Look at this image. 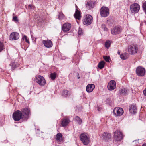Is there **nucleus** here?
<instances>
[{
    "instance_id": "f257e3e1",
    "label": "nucleus",
    "mask_w": 146,
    "mask_h": 146,
    "mask_svg": "<svg viewBox=\"0 0 146 146\" xmlns=\"http://www.w3.org/2000/svg\"><path fill=\"white\" fill-rule=\"evenodd\" d=\"M138 49L137 44H132L128 46V51L130 54L134 55L137 53Z\"/></svg>"
},
{
    "instance_id": "f03ea898",
    "label": "nucleus",
    "mask_w": 146,
    "mask_h": 146,
    "mask_svg": "<svg viewBox=\"0 0 146 146\" xmlns=\"http://www.w3.org/2000/svg\"><path fill=\"white\" fill-rule=\"evenodd\" d=\"M12 117L13 120L15 121H19L21 119L25 121L24 118L22 115V112L19 110H17L13 113L12 115Z\"/></svg>"
},
{
    "instance_id": "7ed1b4c3",
    "label": "nucleus",
    "mask_w": 146,
    "mask_h": 146,
    "mask_svg": "<svg viewBox=\"0 0 146 146\" xmlns=\"http://www.w3.org/2000/svg\"><path fill=\"white\" fill-rule=\"evenodd\" d=\"M100 13L101 17H107L110 13L109 8L104 6H102L100 9Z\"/></svg>"
},
{
    "instance_id": "20e7f679",
    "label": "nucleus",
    "mask_w": 146,
    "mask_h": 146,
    "mask_svg": "<svg viewBox=\"0 0 146 146\" xmlns=\"http://www.w3.org/2000/svg\"><path fill=\"white\" fill-rule=\"evenodd\" d=\"M93 19L92 16L89 14H87L83 17V23L86 25H90L93 21Z\"/></svg>"
},
{
    "instance_id": "39448f33",
    "label": "nucleus",
    "mask_w": 146,
    "mask_h": 146,
    "mask_svg": "<svg viewBox=\"0 0 146 146\" xmlns=\"http://www.w3.org/2000/svg\"><path fill=\"white\" fill-rule=\"evenodd\" d=\"M123 137V135L121 132L119 131L116 130L114 132V141L117 142L120 141Z\"/></svg>"
},
{
    "instance_id": "423d86ee",
    "label": "nucleus",
    "mask_w": 146,
    "mask_h": 146,
    "mask_svg": "<svg viewBox=\"0 0 146 146\" xmlns=\"http://www.w3.org/2000/svg\"><path fill=\"white\" fill-rule=\"evenodd\" d=\"M136 73L138 76L142 77L144 76L145 74V68L141 66H138L136 68Z\"/></svg>"
},
{
    "instance_id": "0eeeda50",
    "label": "nucleus",
    "mask_w": 146,
    "mask_h": 146,
    "mask_svg": "<svg viewBox=\"0 0 146 146\" xmlns=\"http://www.w3.org/2000/svg\"><path fill=\"white\" fill-rule=\"evenodd\" d=\"M130 10L133 13H137L139 11L140 7L139 5L137 3H134L130 5Z\"/></svg>"
},
{
    "instance_id": "6e6552de",
    "label": "nucleus",
    "mask_w": 146,
    "mask_h": 146,
    "mask_svg": "<svg viewBox=\"0 0 146 146\" xmlns=\"http://www.w3.org/2000/svg\"><path fill=\"white\" fill-rule=\"evenodd\" d=\"M21 111L23 117L24 118V120H27L30 113V110L28 108H25L23 109Z\"/></svg>"
},
{
    "instance_id": "1a4fd4ad",
    "label": "nucleus",
    "mask_w": 146,
    "mask_h": 146,
    "mask_svg": "<svg viewBox=\"0 0 146 146\" xmlns=\"http://www.w3.org/2000/svg\"><path fill=\"white\" fill-rule=\"evenodd\" d=\"M36 82L39 85L43 86L46 83V80L44 77L41 76L39 75L35 78Z\"/></svg>"
},
{
    "instance_id": "9d476101",
    "label": "nucleus",
    "mask_w": 146,
    "mask_h": 146,
    "mask_svg": "<svg viewBox=\"0 0 146 146\" xmlns=\"http://www.w3.org/2000/svg\"><path fill=\"white\" fill-rule=\"evenodd\" d=\"M122 30L121 27L115 26L111 29V33L113 35H117L121 33Z\"/></svg>"
},
{
    "instance_id": "9b49d317",
    "label": "nucleus",
    "mask_w": 146,
    "mask_h": 146,
    "mask_svg": "<svg viewBox=\"0 0 146 146\" xmlns=\"http://www.w3.org/2000/svg\"><path fill=\"white\" fill-rule=\"evenodd\" d=\"M114 114L115 116L122 115L123 113V111L122 108L116 107L113 111Z\"/></svg>"
},
{
    "instance_id": "f8f14e48",
    "label": "nucleus",
    "mask_w": 146,
    "mask_h": 146,
    "mask_svg": "<svg viewBox=\"0 0 146 146\" xmlns=\"http://www.w3.org/2000/svg\"><path fill=\"white\" fill-rule=\"evenodd\" d=\"M81 141L85 145H87L89 142V138L84 134H82L80 136Z\"/></svg>"
},
{
    "instance_id": "ddd939ff",
    "label": "nucleus",
    "mask_w": 146,
    "mask_h": 146,
    "mask_svg": "<svg viewBox=\"0 0 146 146\" xmlns=\"http://www.w3.org/2000/svg\"><path fill=\"white\" fill-rule=\"evenodd\" d=\"M94 2L90 0L85 1V7L87 9L89 10L93 8L94 5Z\"/></svg>"
},
{
    "instance_id": "4468645a",
    "label": "nucleus",
    "mask_w": 146,
    "mask_h": 146,
    "mask_svg": "<svg viewBox=\"0 0 146 146\" xmlns=\"http://www.w3.org/2000/svg\"><path fill=\"white\" fill-rule=\"evenodd\" d=\"M116 83L114 80H111L108 83L107 87L110 90H112L116 88Z\"/></svg>"
},
{
    "instance_id": "2eb2a0df",
    "label": "nucleus",
    "mask_w": 146,
    "mask_h": 146,
    "mask_svg": "<svg viewBox=\"0 0 146 146\" xmlns=\"http://www.w3.org/2000/svg\"><path fill=\"white\" fill-rule=\"evenodd\" d=\"M19 34L17 32H13L10 35L9 39L10 40H16L19 39Z\"/></svg>"
},
{
    "instance_id": "dca6fc26",
    "label": "nucleus",
    "mask_w": 146,
    "mask_h": 146,
    "mask_svg": "<svg viewBox=\"0 0 146 146\" xmlns=\"http://www.w3.org/2000/svg\"><path fill=\"white\" fill-rule=\"evenodd\" d=\"M71 25L69 23H65L64 24L62 27V30L64 32H66L69 30L71 28Z\"/></svg>"
},
{
    "instance_id": "f3484780",
    "label": "nucleus",
    "mask_w": 146,
    "mask_h": 146,
    "mask_svg": "<svg viewBox=\"0 0 146 146\" xmlns=\"http://www.w3.org/2000/svg\"><path fill=\"white\" fill-rule=\"evenodd\" d=\"M42 43L45 47L48 48L51 47L53 45L52 42L50 40H43Z\"/></svg>"
},
{
    "instance_id": "a211bd4d",
    "label": "nucleus",
    "mask_w": 146,
    "mask_h": 146,
    "mask_svg": "<svg viewBox=\"0 0 146 146\" xmlns=\"http://www.w3.org/2000/svg\"><path fill=\"white\" fill-rule=\"evenodd\" d=\"M95 87V85L93 84H88L86 87V91L88 92H91L93 91Z\"/></svg>"
},
{
    "instance_id": "6ab92c4d",
    "label": "nucleus",
    "mask_w": 146,
    "mask_h": 146,
    "mask_svg": "<svg viewBox=\"0 0 146 146\" xmlns=\"http://www.w3.org/2000/svg\"><path fill=\"white\" fill-rule=\"evenodd\" d=\"M129 111L132 114H135L137 111V108L134 105H132L129 106Z\"/></svg>"
},
{
    "instance_id": "aec40b11",
    "label": "nucleus",
    "mask_w": 146,
    "mask_h": 146,
    "mask_svg": "<svg viewBox=\"0 0 146 146\" xmlns=\"http://www.w3.org/2000/svg\"><path fill=\"white\" fill-rule=\"evenodd\" d=\"M74 16L76 19L80 20L81 19V16L80 11L78 10L77 8L76 9L75 13L74 15Z\"/></svg>"
},
{
    "instance_id": "412c9836",
    "label": "nucleus",
    "mask_w": 146,
    "mask_h": 146,
    "mask_svg": "<svg viewBox=\"0 0 146 146\" xmlns=\"http://www.w3.org/2000/svg\"><path fill=\"white\" fill-rule=\"evenodd\" d=\"M111 134L107 133V132H105L102 135V137L106 141H107L111 138Z\"/></svg>"
},
{
    "instance_id": "4be33fe9",
    "label": "nucleus",
    "mask_w": 146,
    "mask_h": 146,
    "mask_svg": "<svg viewBox=\"0 0 146 146\" xmlns=\"http://www.w3.org/2000/svg\"><path fill=\"white\" fill-rule=\"evenodd\" d=\"M129 55L127 53H125L122 54L120 55L121 58L122 60H126L129 57Z\"/></svg>"
},
{
    "instance_id": "5701e85b",
    "label": "nucleus",
    "mask_w": 146,
    "mask_h": 146,
    "mask_svg": "<svg viewBox=\"0 0 146 146\" xmlns=\"http://www.w3.org/2000/svg\"><path fill=\"white\" fill-rule=\"evenodd\" d=\"M71 94V93L70 92L66 90H64L62 94V95L66 97L69 96Z\"/></svg>"
},
{
    "instance_id": "b1692460",
    "label": "nucleus",
    "mask_w": 146,
    "mask_h": 146,
    "mask_svg": "<svg viewBox=\"0 0 146 146\" xmlns=\"http://www.w3.org/2000/svg\"><path fill=\"white\" fill-rule=\"evenodd\" d=\"M121 94L123 95H126L127 94V89L125 88H123L119 90Z\"/></svg>"
},
{
    "instance_id": "393cba45",
    "label": "nucleus",
    "mask_w": 146,
    "mask_h": 146,
    "mask_svg": "<svg viewBox=\"0 0 146 146\" xmlns=\"http://www.w3.org/2000/svg\"><path fill=\"white\" fill-rule=\"evenodd\" d=\"M69 122V120L67 118H66L64 119L62 122L61 124L63 127L67 126Z\"/></svg>"
},
{
    "instance_id": "a878e982",
    "label": "nucleus",
    "mask_w": 146,
    "mask_h": 146,
    "mask_svg": "<svg viewBox=\"0 0 146 146\" xmlns=\"http://www.w3.org/2000/svg\"><path fill=\"white\" fill-rule=\"evenodd\" d=\"M62 135L60 133L57 134L56 136V139L58 142H61L62 140Z\"/></svg>"
},
{
    "instance_id": "bb28decb",
    "label": "nucleus",
    "mask_w": 146,
    "mask_h": 146,
    "mask_svg": "<svg viewBox=\"0 0 146 146\" xmlns=\"http://www.w3.org/2000/svg\"><path fill=\"white\" fill-rule=\"evenodd\" d=\"M105 64V62L104 61H102L98 63V66L99 68L102 69L104 67Z\"/></svg>"
},
{
    "instance_id": "cd10ccee",
    "label": "nucleus",
    "mask_w": 146,
    "mask_h": 146,
    "mask_svg": "<svg viewBox=\"0 0 146 146\" xmlns=\"http://www.w3.org/2000/svg\"><path fill=\"white\" fill-rule=\"evenodd\" d=\"M74 119L75 121L79 124L80 125L82 122V120L78 116H76L75 117Z\"/></svg>"
},
{
    "instance_id": "c85d7f7f",
    "label": "nucleus",
    "mask_w": 146,
    "mask_h": 146,
    "mask_svg": "<svg viewBox=\"0 0 146 146\" xmlns=\"http://www.w3.org/2000/svg\"><path fill=\"white\" fill-rule=\"evenodd\" d=\"M56 73L55 72L51 73L50 74V77L52 80H54L56 78Z\"/></svg>"
},
{
    "instance_id": "c756f323",
    "label": "nucleus",
    "mask_w": 146,
    "mask_h": 146,
    "mask_svg": "<svg viewBox=\"0 0 146 146\" xmlns=\"http://www.w3.org/2000/svg\"><path fill=\"white\" fill-rule=\"evenodd\" d=\"M111 44V42L110 41L108 40L106 41L105 44V46L106 47L108 48L110 47Z\"/></svg>"
},
{
    "instance_id": "7c9ffc66",
    "label": "nucleus",
    "mask_w": 146,
    "mask_h": 146,
    "mask_svg": "<svg viewBox=\"0 0 146 146\" xmlns=\"http://www.w3.org/2000/svg\"><path fill=\"white\" fill-rule=\"evenodd\" d=\"M64 15L62 12H60L58 15V18L60 20H62L64 19Z\"/></svg>"
},
{
    "instance_id": "2f4dec72",
    "label": "nucleus",
    "mask_w": 146,
    "mask_h": 146,
    "mask_svg": "<svg viewBox=\"0 0 146 146\" xmlns=\"http://www.w3.org/2000/svg\"><path fill=\"white\" fill-rule=\"evenodd\" d=\"M12 68V69H15L18 66V64L15 62H13L11 63Z\"/></svg>"
},
{
    "instance_id": "473e14b6",
    "label": "nucleus",
    "mask_w": 146,
    "mask_h": 146,
    "mask_svg": "<svg viewBox=\"0 0 146 146\" xmlns=\"http://www.w3.org/2000/svg\"><path fill=\"white\" fill-rule=\"evenodd\" d=\"M4 49V45L3 43L0 42V52Z\"/></svg>"
},
{
    "instance_id": "72a5a7b5",
    "label": "nucleus",
    "mask_w": 146,
    "mask_h": 146,
    "mask_svg": "<svg viewBox=\"0 0 146 146\" xmlns=\"http://www.w3.org/2000/svg\"><path fill=\"white\" fill-rule=\"evenodd\" d=\"M22 38L23 40H25L26 42L28 43L29 44V40L26 36L24 35Z\"/></svg>"
},
{
    "instance_id": "f704fd0d",
    "label": "nucleus",
    "mask_w": 146,
    "mask_h": 146,
    "mask_svg": "<svg viewBox=\"0 0 146 146\" xmlns=\"http://www.w3.org/2000/svg\"><path fill=\"white\" fill-rule=\"evenodd\" d=\"M143 8L146 14V1L145 2L143 3Z\"/></svg>"
},
{
    "instance_id": "c9c22d12",
    "label": "nucleus",
    "mask_w": 146,
    "mask_h": 146,
    "mask_svg": "<svg viewBox=\"0 0 146 146\" xmlns=\"http://www.w3.org/2000/svg\"><path fill=\"white\" fill-rule=\"evenodd\" d=\"M102 28L105 31H107L108 28L106 27V25L105 24H102Z\"/></svg>"
},
{
    "instance_id": "e433bc0d",
    "label": "nucleus",
    "mask_w": 146,
    "mask_h": 146,
    "mask_svg": "<svg viewBox=\"0 0 146 146\" xmlns=\"http://www.w3.org/2000/svg\"><path fill=\"white\" fill-rule=\"evenodd\" d=\"M103 58L107 62H109V60L110 59V57L107 56H104Z\"/></svg>"
},
{
    "instance_id": "4c0bfd02",
    "label": "nucleus",
    "mask_w": 146,
    "mask_h": 146,
    "mask_svg": "<svg viewBox=\"0 0 146 146\" xmlns=\"http://www.w3.org/2000/svg\"><path fill=\"white\" fill-rule=\"evenodd\" d=\"M78 34L80 35H82L83 34L82 30V29L79 28Z\"/></svg>"
},
{
    "instance_id": "58836bf2",
    "label": "nucleus",
    "mask_w": 146,
    "mask_h": 146,
    "mask_svg": "<svg viewBox=\"0 0 146 146\" xmlns=\"http://www.w3.org/2000/svg\"><path fill=\"white\" fill-rule=\"evenodd\" d=\"M13 20L14 21H15L17 22H18V20L17 19V17L16 16H15L13 17Z\"/></svg>"
},
{
    "instance_id": "ea45409f",
    "label": "nucleus",
    "mask_w": 146,
    "mask_h": 146,
    "mask_svg": "<svg viewBox=\"0 0 146 146\" xmlns=\"http://www.w3.org/2000/svg\"><path fill=\"white\" fill-rule=\"evenodd\" d=\"M143 93L144 95L146 96V88L143 90Z\"/></svg>"
},
{
    "instance_id": "a19ab883",
    "label": "nucleus",
    "mask_w": 146,
    "mask_h": 146,
    "mask_svg": "<svg viewBox=\"0 0 146 146\" xmlns=\"http://www.w3.org/2000/svg\"><path fill=\"white\" fill-rule=\"evenodd\" d=\"M117 53L118 54H120V52L119 50H118V51L117 52Z\"/></svg>"
},
{
    "instance_id": "79ce46f5",
    "label": "nucleus",
    "mask_w": 146,
    "mask_h": 146,
    "mask_svg": "<svg viewBox=\"0 0 146 146\" xmlns=\"http://www.w3.org/2000/svg\"><path fill=\"white\" fill-rule=\"evenodd\" d=\"M137 142L138 141H137V140H135V141H133V142Z\"/></svg>"
},
{
    "instance_id": "37998d69",
    "label": "nucleus",
    "mask_w": 146,
    "mask_h": 146,
    "mask_svg": "<svg viewBox=\"0 0 146 146\" xmlns=\"http://www.w3.org/2000/svg\"><path fill=\"white\" fill-rule=\"evenodd\" d=\"M142 146H146V144H143L142 145Z\"/></svg>"
},
{
    "instance_id": "c03bdc74",
    "label": "nucleus",
    "mask_w": 146,
    "mask_h": 146,
    "mask_svg": "<svg viewBox=\"0 0 146 146\" xmlns=\"http://www.w3.org/2000/svg\"><path fill=\"white\" fill-rule=\"evenodd\" d=\"M29 7H30V8H31V6H30V5H29Z\"/></svg>"
},
{
    "instance_id": "a18cd8bd",
    "label": "nucleus",
    "mask_w": 146,
    "mask_h": 146,
    "mask_svg": "<svg viewBox=\"0 0 146 146\" xmlns=\"http://www.w3.org/2000/svg\"><path fill=\"white\" fill-rule=\"evenodd\" d=\"M80 78V77H78V79H79Z\"/></svg>"
},
{
    "instance_id": "49530a36",
    "label": "nucleus",
    "mask_w": 146,
    "mask_h": 146,
    "mask_svg": "<svg viewBox=\"0 0 146 146\" xmlns=\"http://www.w3.org/2000/svg\"><path fill=\"white\" fill-rule=\"evenodd\" d=\"M76 8H77V5H76Z\"/></svg>"
}]
</instances>
